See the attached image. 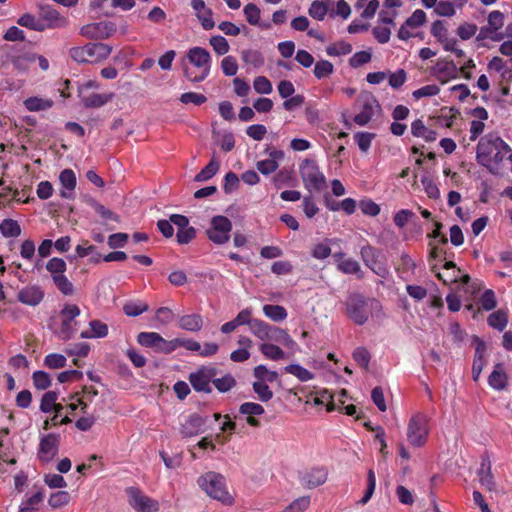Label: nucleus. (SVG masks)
I'll list each match as a JSON object with an SVG mask.
<instances>
[{"instance_id": "f257e3e1", "label": "nucleus", "mask_w": 512, "mask_h": 512, "mask_svg": "<svg viewBox=\"0 0 512 512\" xmlns=\"http://www.w3.org/2000/svg\"><path fill=\"white\" fill-rule=\"evenodd\" d=\"M186 60L191 67L184 65L183 70L185 77L189 81L199 83L209 76L212 57L208 50L199 46L192 47L187 51Z\"/></svg>"}, {"instance_id": "f03ea898", "label": "nucleus", "mask_w": 512, "mask_h": 512, "mask_svg": "<svg viewBox=\"0 0 512 512\" xmlns=\"http://www.w3.org/2000/svg\"><path fill=\"white\" fill-rule=\"evenodd\" d=\"M249 331L261 343H266L268 341L276 342L292 350L297 347V343L286 330L271 325L261 319H254Z\"/></svg>"}, {"instance_id": "7ed1b4c3", "label": "nucleus", "mask_w": 512, "mask_h": 512, "mask_svg": "<svg viewBox=\"0 0 512 512\" xmlns=\"http://www.w3.org/2000/svg\"><path fill=\"white\" fill-rule=\"evenodd\" d=\"M380 302L359 293L350 294L345 301L346 314L357 325H364L373 310L380 309Z\"/></svg>"}, {"instance_id": "20e7f679", "label": "nucleus", "mask_w": 512, "mask_h": 512, "mask_svg": "<svg viewBox=\"0 0 512 512\" xmlns=\"http://www.w3.org/2000/svg\"><path fill=\"white\" fill-rule=\"evenodd\" d=\"M197 484L212 499L224 505H233L234 498L227 490L226 480L223 475L209 471L197 479Z\"/></svg>"}, {"instance_id": "39448f33", "label": "nucleus", "mask_w": 512, "mask_h": 512, "mask_svg": "<svg viewBox=\"0 0 512 512\" xmlns=\"http://www.w3.org/2000/svg\"><path fill=\"white\" fill-rule=\"evenodd\" d=\"M299 174L309 192H320L326 187V177L314 159H304L299 164Z\"/></svg>"}, {"instance_id": "423d86ee", "label": "nucleus", "mask_w": 512, "mask_h": 512, "mask_svg": "<svg viewBox=\"0 0 512 512\" xmlns=\"http://www.w3.org/2000/svg\"><path fill=\"white\" fill-rule=\"evenodd\" d=\"M112 48L104 43H88L70 50L71 58L78 63H95L108 58Z\"/></svg>"}, {"instance_id": "0eeeda50", "label": "nucleus", "mask_w": 512, "mask_h": 512, "mask_svg": "<svg viewBox=\"0 0 512 512\" xmlns=\"http://www.w3.org/2000/svg\"><path fill=\"white\" fill-rule=\"evenodd\" d=\"M80 313L81 310L76 304L66 303L63 305L59 313L60 325L54 330L59 339L66 341L74 336L78 324L76 318Z\"/></svg>"}, {"instance_id": "6e6552de", "label": "nucleus", "mask_w": 512, "mask_h": 512, "mask_svg": "<svg viewBox=\"0 0 512 512\" xmlns=\"http://www.w3.org/2000/svg\"><path fill=\"white\" fill-rule=\"evenodd\" d=\"M358 112L353 121L359 126L367 125L372 118L381 112V106L376 97L370 92H362L355 103Z\"/></svg>"}, {"instance_id": "1a4fd4ad", "label": "nucleus", "mask_w": 512, "mask_h": 512, "mask_svg": "<svg viewBox=\"0 0 512 512\" xmlns=\"http://www.w3.org/2000/svg\"><path fill=\"white\" fill-rule=\"evenodd\" d=\"M507 147V143L497 135L488 134L480 139L477 145V162L493 172L492 154L495 150Z\"/></svg>"}, {"instance_id": "9d476101", "label": "nucleus", "mask_w": 512, "mask_h": 512, "mask_svg": "<svg viewBox=\"0 0 512 512\" xmlns=\"http://www.w3.org/2000/svg\"><path fill=\"white\" fill-rule=\"evenodd\" d=\"M428 419L423 414H415L411 417L407 426V440L415 447L423 446L428 437Z\"/></svg>"}, {"instance_id": "9b49d317", "label": "nucleus", "mask_w": 512, "mask_h": 512, "mask_svg": "<svg viewBox=\"0 0 512 512\" xmlns=\"http://www.w3.org/2000/svg\"><path fill=\"white\" fill-rule=\"evenodd\" d=\"M231 230L232 222L225 216L217 215L211 219L206 235L214 244L223 245L229 241Z\"/></svg>"}, {"instance_id": "f8f14e48", "label": "nucleus", "mask_w": 512, "mask_h": 512, "mask_svg": "<svg viewBox=\"0 0 512 512\" xmlns=\"http://www.w3.org/2000/svg\"><path fill=\"white\" fill-rule=\"evenodd\" d=\"M38 16L41 26H43L42 32L45 30L62 29L69 24L67 17L61 15L51 5H39Z\"/></svg>"}, {"instance_id": "ddd939ff", "label": "nucleus", "mask_w": 512, "mask_h": 512, "mask_svg": "<svg viewBox=\"0 0 512 512\" xmlns=\"http://www.w3.org/2000/svg\"><path fill=\"white\" fill-rule=\"evenodd\" d=\"M129 505L137 512H157L158 501L146 496L139 488L128 487L125 490Z\"/></svg>"}, {"instance_id": "4468645a", "label": "nucleus", "mask_w": 512, "mask_h": 512, "mask_svg": "<svg viewBox=\"0 0 512 512\" xmlns=\"http://www.w3.org/2000/svg\"><path fill=\"white\" fill-rule=\"evenodd\" d=\"M217 375V369L214 366H203L189 376L192 387L198 392L210 393L212 391L210 383Z\"/></svg>"}, {"instance_id": "2eb2a0df", "label": "nucleus", "mask_w": 512, "mask_h": 512, "mask_svg": "<svg viewBox=\"0 0 512 512\" xmlns=\"http://www.w3.org/2000/svg\"><path fill=\"white\" fill-rule=\"evenodd\" d=\"M60 445V435L50 433L43 436L39 443L37 457L43 464H47L52 461L58 454Z\"/></svg>"}, {"instance_id": "dca6fc26", "label": "nucleus", "mask_w": 512, "mask_h": 512, "mask_svg": "<svg viewBox=\"0 0 512 512\" xmlns=\"http://www.w3.org/2000/svg\"><path fill=\"white\" fill-rule=\"evenodd\" d=\"M171 222L177 227V242L181 245L188 244L196 237V229L189 226V219L180 214L170 215Z\"/></svg>"}, {"instance_id": "f3484780", "label": "nucleus", "mask_w": 512, "mask_h": 512, "mask_svg": "<svg viewBox=\"0 0 512 512\" xmlns=\"http://www.w3.org/2000/svg\"><path fill=\"white\" fill-rule=\"evenodd\" d=\"M115 30V24L112 22H97L83 26L81 35L88 39L102 40L110 37Z\"/></svg>"}, {"instance_id": "a211bd4d", "label": "nucleus", "mask_w": 512, "mask_h": 512, "mask_svg": "<svg viewBox=\"0 0 512 512\" xmlns=\"http://www.w3.org/2000/svg\"><path fill=\"white\" fill-rule=\"evenodd\" d=\"M432 75L442 84L458 78L459 68L453 61L440 59L432 67Z\"/></svg>"}, {"instance_id": "6ab92c4d", "label": "nucleus", "mask_w": 512, "mask_h": 512, "mask_svg": "<svg viewBox=\"0 0 512 512\" xmlns=\"http://www.w3.org/2000/svg\"><path fill=\"white\" fill-rule=\"evenodd\" d=\"M491 461L489 455L485 453L481 457L480 467L477 470L478 480L483 488L490 492L497 491L496 482L491 471Z\"/></svg>"}, {"instance_id": "aec40b11", "label": "nucleus", "mask_w": 512, "mask_h": 512, "mask_svg": "<svg viewBox=\"0 0 512 512\" xmlns=\"http://www.w3.org/2000/svg\"><path fill=\"white\" fill-rule=\"evenodd\" d=\"M361 258L365 265L379 276H383L386 272L385 267L380 262V252L371 245H365L360 251Z\"/></svg>"}, {"instance_id": "412c9836", "label": "nucleus", "mask_w": 512, "mask_h": 512, "mask_svg": "<svg viewBox=\"0 0 512 512\" xmlns=\"http://www.w3.org/2000/svg\"><path fill=\"white\" fill-rule=\"evenodd\" d=\"M44 295V290L39 285H28L18 292L17 299L25 305L35 307L43 301Z\"/></svg>"}, {"instance_id": "4be33fe9", "label": "nucleus", "mask_w": 512, "mask_h": 512, "mask_svg": "<svg viewBox=\"0 0 512 512\" xmlns=\"http://www.w3.org/2000/svg\"><path fill=\"white\" fill-rule=\"evenodd\" d=\"M79 97L82 105L86 108H100L111 101L113 93H86L85 89L79 90Z\"/></svg>"}, {"instance_id": "5701e85b", "label": "nucleus", "mask_w": 512, "mask_h": 512, "mask_svg": "<svg viewBox=\"0 0 512 512\" xmlns=\"http://www.w3.org/2000/svg\"><path fill=\"white\" fill-rule=\"evenodd\" d=\"M59 181L62 185L60 196L65 199L74 198V190L76 187V175L72 169H64L60 172Z\"/></svg>"}, {"instance_id": "b1692460", "label": "nucleus", "mask_w": 512, "mask_h": 512, "mask_svg": "<svg viewBox=\"0 0 512 512\" xmlns=\"http://www.w3.org/2000/svg\"><path fill=\"white\" fill-rule=\"evenodd\" d=\"M327 472L323 468H313L301 474L300 481L307 488H315L325 483Z\"/></svg>"}, {"instance_id": "393cba45", "label": "nucleus", "mask_w": 512, "mask_h": 512, "mask_svg": "<svg viewBox=\"0 0 512 512\" xmlns=\"http://www.w3.org/2000/svg\"><path fill=\"white\" fill-rule=\"evenodd\" d=\"M239 412L242 415H246V422L252 427H259L260 421L256 419V416L264 414V407L255 402H245L239 407Z\"/></svg>"}, {"instance_id": "a878e982", "label": "nucleus", "mask_w": 512, "mask_h": 512, "mask_svg": "<svg viewBox=\"0 0 512 512\" xmlns=\"http://www.w3.org/2000/svg\"><path fill=\"white\" fill-rule=\"evenodd\" d=\"M488 384L492 389L497 391L506 389L508 385V376L502 363L494 365V368L488 377Z\"/></svg>"}, {"instance_id": "bb28decb", "label": "nucleus", "mask_w": 512, "mask_h": 512, "mask_svg": "<svg viewBox=\"0 0 512 512\" xmlns=\"http://www.w3.org/2000/svg\"><path fill=\"white\" fill-rule=\"evenodd\" d=\"M475 341L477 342V346L475 349L472 365V378L475 382H477L485 366L484 352L486 350V345L484 341L480 340L479 338H475Z\"/></svg>"}, {"instance_id": "cd10ccee", "label": "nucleus", "mask_w": 512, "mask_h": 512, "mask_svg": "<svg viewBox=\"0 0 512 512\" xmlns=\"http://www.w3.org/2000/svg\"><path fill=\"white\" fill-rule=\"evenodd\" d=\"M333 257L337 262V269L342 273L355 275L361 273L360 264L352 258H345L344 253L337 252L333 255Z\"/></svg>"}, {"instance_id": "c85d7f7f", "label": "nucleus", "mask_w": 512, "mask_h": 512, "mask_svg": "<svg viewBox=\"0 0 512 512\" xmlns=\"http://www.w3.org/2000/svg\"><path fill=\"white\" fill-rule=\"evenodd\" d=\"M259 351L266 359L272 361H279L288 358L286 352L280 346L274 344L271 341L260 343Z\"/></svg>"}, {"instance_id": "c756f323", "label": "nucleus", "mask_w": 512, "mask_h": 512, "mask_svg": "<svg viewBox=\"0 0 512 512\" xmlns=\"http://www.w3.org/2000/svg\"><path fill=\"white\" fill-rule=\"evenodd\" d=\"M89 330L82 331L80 337L82 339L104 338L108 335V326L100 320H91L89 322Z\"/></svg>"}, {"instance_id": "7c9ffc66", "label": "nucleus", "mask_w": 512, "mask_h": 512, "mask_svg": "<svg viewBox=\"0 0 512 512\" xmlns=\"http://www.w3.org/2000/svg\"><path fill=\"white\" fill-rule=\"evenodd\" d=\"M204 420L199 415H191L185 424L182 425L180 433L183 437L188 438L202 432Z\"/></svg>"}, {"instance_id": "2f4dec72", "label": "nucleus", "mask_w": 512, "mask_h": 512, "mask_svg": "<svg viewBox=\"0 0 512 512\" xmlns=\"http://www.w3.org/2000/svg\"><path fill=\"white\" fill-rule=\"evenodd\" d=\"M411 133L415 137H422L428 142L435 141L437 138L436 132L427 128L420 119H417L412 122Z\"/></svg>"}, {"instance_id": "473e14b6", "label": "nucleus", "mask_w": 512, "mask_h": 512, "mask_svg": "<svg viewBox=\"0 0 512 512\" xmlns=\"http://www.w3.org/2000/svg\"><path fill=\"white\" fill-rule=\"evenodd\" d=\"M24 106L28 111L38 112L50 109L53 106L51 99H45L37 96L29 97L24 101Z\"/></svg>"}, {"instance_id": "72a5a7b5", "label": "nucleus", "mask_w": 512, "mask_h": 512, "mask_svg": "<svg viewBox=\"0 0 512 512\" xmlns=\"http://www.w3.org/2000/svg\"><path fill=\"white\" fill-rule=\"evenodd\" d=\"M264 315L274 322H282L287 316V310L281 305L266 304L262 308Z\"/></svg>"}, {"instance_id": "f704fd0d", "label": "nucleus", "mask_w": 512, "mask_h": 512, "mask_svg": "<svg viewBox=\"0 0 512 512\" xmlns=\"http://www.w3.org/2000/svg\"><path fill=\"white\" fill-rule=\"evenodd\" d=\"M202 325V318L198 314L184 315L179 320V326L187 331H199L202 328Z\"/></svg>"}, {"instance_id": "c9c22d12", "label": "nucleus", "mask_w": 512, "mask_h": 512, "mask_svg": "<svg viewBox=\"0 0 512 512\" xmlns=\"http://www.w3.org/2000/svg\"><path fill=\"white\" fill-rule=\"evenodd\" d=\"M57 399L58 395L56 392H46L42 397L40 410L44 413H49L52 410H55L56 413H59L62 409V406L56 403Z\"/></svg>"}, {"instance_id": "e433bc0d", "label": "nucleus", "mask_w": 512, "mask_h": 512, "mask_svg": "<svg viewBox=\"0 0 512 512\" xmlns=\"http://www.w3.org/2000/svg\"><path fill=\"white\" fill-rule=\"evenodd\" d=\"M487 322L494 329L503 331L508 324V313L502 309L497 310L489 315Z\"/></svg>"}, {"instance_id": "4c0bfd02", "label": "nucleus", "mask_w": 512, "mask_h": 512, "mask_svg": "<svg viewBox=\"0 0 512 512\" xmlns=\"http://www.w3.org/2000/svg\"><path fill=\"white\" fill-rule=\"evenodd\" d=\"M284 371L295 376L301 382H307L314 378V374L299 364H289L284 367Z\"/></svg>"}, {"instance_id": "58836bf2", "label": "nucleus", "mask_w": 512, "mask_h": 512, "mask_svg": "<svg viewBox=\"0 0 512 512\" xmlns=\"http://www.w3.org/2000/svg\"><path fill=\"white\" fill-rule=\"evenodd\" d=\"M220 162L213 156L210 162L195 176V181L203 182L212 178L219 170Z\"/></svg>"}, {"instance_id": "ea45409f", "label": "nucleus", "mask_w": 512, "mask_h": 512, "mask_svg": "<svg viewBox=\"0 0 512 512\" xmlns=\"http://www.w3.org/2000/svg\"><path fill=\"white\" fill-rule=\"evenodd\" d=\"M0 232L4 237H17L21 234V227L16 220L4 219L0 223Z\"/></svg>"}, {"instance_id": "a19ab883", "label": "nucleus", "mask_w": 512, "mask_h": 512, "mask_svg": "<svg viewBox=\"0 0 512 512\" xmlns=\"http://www.w3.org/2000/svg\"><path fill=\"white\" fill-rule=\"evenodd\" d=\"M17 24L33 31L42 32L43 26H41L38 15L25 13L18 18Z\"/></svg>"}, {"instance_id": "79ce46f5", "label": "nucleus", "mask_w": 512, "mask_h": 512, "mask_svg": "<svg viewBox=\"0 0 512 512\" xmlns=\"http://www.w3.org/2000/svg\"><path fill=\"white\" fill-rule=\"evenodd\" d=\"M45 494L43 490L37 491L35 494L27 498L19 508L18 512H34L37 506L44 500Z\"/></svg>"}, {"instance_id": "37998d69", "label": "nucleus", "mask_w": 512, "mask_h": 512, "mask_svg": "<svg viewBox=\"0 0 512 512\" xmlns=\"http://www.w3.org/2000/svg\"><path fill=\"white\" fill-rule=\"evenodd\" d=\"M253 374H254V377L258 381H263L265 383L266 382L273 383L279 377V375L276 371L269 370L265 365H262V364H260L254 368Z\"/></svg>"}, {"instance_id": "c03bdc74", "label": "nucleus", "mask_w": 512, "mask_h": 512, "mask_svg": "<svg viewBox=\"0 0 512 512\" xmlns=\"http://www.w3.org/2000/svg\"><path fill=\"white\" fill-rule=\"evenodd\" d=\"M71 496L69 492L61 490L54 492L48 499V504L53 509H59L66 506L70 502Z\"/></svg>"}, {"instance_id": "a18cd8bd", "label": "nucleus", "mask_w": 512, "mask_h": 512, "mask_svg": "<svg viewBox=\"0 0 512 512\" xmlns=\"http://www.w3.org/2000/svg\"><path fill=\"white\" fill-rule=\"evenodd\" d=\"M400 261L401 263L398 270L401 272L402 278L407 280L409 276L415 274L417 264L408 254L405 253L401 255Z\"/></svg>"}, {"instance_id": "49530a36", "label": "nucleus", "mask_w": 512, "mask_h": 512, "mask_svg": "<svg viewBox=\"0 0 512 512\" xmlns=\"http://www.w3.org/2000/svg\"><path fill=\"white\" fill-rule=\"evenodd\" d=\"M46 269L53 279L58 275L64 274L67 269V265L62 258L53 257L47 262Z\"/></svg>"}, {"instance_id": "de8ad7c7", "label": "nucleus", "mask_w": 512, "mask_h": 512, "mask_svg": "<svg viewBox=\"0 0 512 512\" xmlns=\"http://www.w3.org/2000/svg\"><path fill=\"white\" fill-rule=\"evenodd\" d=\"M148 310V305L142 301H130L124 304L123 311L129 317H136Z\"/></svg>"}, {"instance_id": "09e8293b", "label": "nucleus", "mask_w": 512, "mask_h": 512, "mask_svg": "<svg viewBox=\"0 0 512 512\" xmlns=\"http://www.w3.org/2000/svg\"><path fill=\"white\" fill-rule=\"evenodd\" d=\"M487 39L494 42H500L504 39V35L487 25L480 28L479 33L476 36V41L481 42Z\"/></svg>"}, {"instance_id": "8fccbe9b", "label": "nucleus", "mask_w": 512, "mask_h": 512, "mask_svg": "<svg viewBox=\"0 0 512 512\" xmlns=\"http://www.w3.org/2000/svg\"><path fill=\"white\" fill-rule=\"evenodd\" d=\"M212 383L219 392L225 393L236 386V379L231 374H226L221 378L214 377Z\"/></svg>"}, {"instance_id": "3c124183", "label": "nucleus", "mask_w": 512, "mask_h": 512, "mask_svg": "<svg viewBox=\"0 0 512 512\" xmlns=\"http://www.w3.org/2000/svg\"><path fill=\"white\" fill-rule=\"evenodd\" d=\"M53 283L57 287V289L64 295L69 296L74 293V285L72 282L66 277L65 273L62 275H58L54 277Z\"/></svg>"}, {"instance_id": "603ef678", "label": "nucleus", "mask_w": 512, "mask_h": 512, "mask_svg": "<svg viewBox=\"0 0 512 512\" xmlns=\"http://www.w3.org/2000/svg\"><path fill=\"white\" fill-rule=\"evenodd\" d=\"M161 335L156 332H141L137 336V342L144 347L156 348Z\"/></svg>"}, {"instance_id": "864d4df0", "label": "nucleus", "mask_w": 512, "mask_h": 512, "mask_svg": "<svg viewBox=\"0 0 512 512\" xmlns=\"http://www.w3.org/2000/svg\"><path fill=\"white\" fill-rule=\"evenodd\" d=\"M252 387L260 401L267 402L273 398V392L265 382L256 380Z\"/></svg>"}, {"instance_id": "5fc2aeb1", "label": "nucleus", "mask_w": 512, "mask_h": 512, "mask_svg": "<svg viewBox=\"0 0 512 512\" xmlns=\"http://www.w3.org/2000/svg\"><path fill=\"white\" fill-rule=\"evenodd\" d=\"M308 12L312 18L322 21L327 15L328 6L323 1L315 0L311 3Z\"/></svg>"}, {"instance_id": "6e6d98bb", "label": "nucleus", "mask_w": 512, "mask_h": 512, "mask_svg": "<svg viewBox=\"0 0 512 512\" xmlns=\"http://www.w3.org/2000/svg\"><path fill=\"white\" fill-rule=\"evenodd\" d=\"M352 357L360 367L365 370L368 369L371 360V354L365 347H357L353 351Z\"/></svg>"}, {"instance_id": "4d7b16f0", "label": "nucleus", "mask_w": 512, "mask_h": 512, "mask_svg": "<svg viewBox=\"0 0 512 512\" xmlns=\"http://www.w3.org/2000/svg\"><path fill=\"white\" fill-rule=\"evenodd\" d=\"M352 52V45L345 41H339L326 48V53L329 56H342Z\"/></svg>"}, {"instance_id": "13d9d810", "label": "nucleus", "mask_w": 512, "mask_h": 512, "mask_svg": "<svg viewBox=\"0 0 512 512\" xmlns=\"http://www.w3.org/2000/svg\"><path fill=\"white\" fill-rule=\"evenodd\" d=\"M209 44L211 45L215 53L218 55H225L229 52L230 49L229 43L226 40V38L220 35L212 36L209 39Z\"/></svg>"}, {"instance_id": "bf43d9fd", "label": "nucleus", "mask_w": 512, "mask_h": 512, "mask_svg": "<svg viewBox=\"0 0 512 512\" xmlns=\"http://www.w3.org/2000/svg\"><path fill=\"white\" fill-rule=\"evenodd\" d=\"M334 71L333 64L328 60H320L315 64L314 75L318 79L330 76Z\"/></svg>"}, {"instance_id": "052dcab7", "label": "nucleus", "mask_w": 512, "mask_h": 512, "mask_svg": "<svg viewBox=\"0 0 512 512\" xmlns=\"http://www.w3.org/2000/svg\"><path fill=\"white\" fill-rule=\"evenodd\" d=\"M244 15L246 17L247 22L250 25L259 24L261 11L258 6L254 3L247 4L243 9Z\"/></svg>"}, {"instance_id": "680f3d73", "label": "nucleus", "mask_w": 512, "mask_h": 512, "mask_svg": "<svg viewBox=\"0 0 512 512\" xmlns=\"http://www.w3.org/2000/svg\"><path fill=\"white\" fill-rule=\"evenodd\" d=\"M67 359L62 354L51 353L44 359V365L50 369L63 368L66 365Z\"/></svg>"}, {"instance_id": "e2e57ef3", "label": "nucleus", "mask_w": 512, "mask_h": 512, "mask_svg": "<svg viewBox=\"0 0 512 512\" xmlns=\"http://www.w3.org/2000/svg\"><path fill=\"white\" fill-rule=\"evenodd\" d=\"M310 505V497L303 496L295 499L282 512H304Z\"/></svg>"}, {"instance_id": "0e129e2a", "label": "nucleus", "mask_w": 512, "mask_h": 512, "mask_svg": "<svg viewBox=\"0 0 512 512\" xmlns=\"http://www.w3.org/2000/svg\"><path fill=\"white\" fill-rule=\"evenodd\" d=\"M242 59L254 67H261L264 64V58L259 51L246 50L242 52Z\"/></svg>"}, {"instance_id": "69168bd1", "label": "nucleus", "mask_w": 512, "mask_h": 512, "mask_svg": "<svg viewBox=\"0 0 512 512\" xmlns=\"http://www.w3.org/2000/svg\"><path fill=\"white\" fill-rule=\"evenodd\" d=\"M34 386L39 390H45L51 385V378L44 371H35L32 375Z\"/></svg>"}, {"instance_id": "338daca9", "label": "nucleus", "mask_w": 512, "mask_h": 512, "mask_svg": "<svg viewBox=\"0 0 512 512\" xmlns=\"http://www.w3.org/2000/svg\"><path fill=\"white\" fill-rule=\"evenodd\" d=\"M504 20V14L501 11L494 10L491 11L488 15L487 25L490 26L495 31L499 32V30L504 26Z\"/></svg>"}, {"instance_id": "774afa93", "label": "nucleus", "mask_w": 512, "mask_h": 512, "mask_svg": "<svg viewBox=\"0 0 512 512\" xmlns=\"http://www.w3.org/2000/svg\"><path fill=\"white\" fill-rule=\"evenodd\" d=\"M477 30L478 27L476 24L465 22L459 25L456 33L462 40H469L476 34Z\"/></svg>"}]
</instances>
